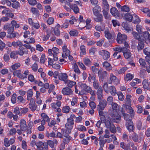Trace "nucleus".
<instances>
[{
    "label": "nucleus",
    "mask_w": 150,
    "mask_h": 150,
    "mask_svg": "<svg viewBox=\"0 0 150 150\" xmlns=\"http://www.w3.org/2000/svg\"><path fill=\"white\" fill-rule=\"evenodd\" d=\"M111 109L109 110L110 115L112 117L114 122H119L121 120V117L119 114H120L121 109L122 108L115 102L112 103Z\"/></svg>",
    "instance_id": "f257e3e1"
},
{
    "label": "nucleus",
    "mask_w": 150,
    "mask_h": 150,
    "mask_svg": "<svg viewBox=\"0 0 150 150\" xmlns=\"http://www.w3.org/2000/svg\"><path fill=\"white\" fill-rule=\"evenodd\" d=\"M80 87L81 90L79 92V95H83L86 93H89L91 95H95V91L93 90L91 87L86 84L81 83L80 84Z\"/></svg>",
    "instance_id": "f03ea898"
},
{
    "label": "nucleus",
    "mask_w": 150,
    "mask_h": 150,
    "mask_svg": "<svg viewBox=\"0 0 150 150\" xmlns=\"http://www.w3.org/2000/svg\"><path fill=\"white\" fill-rule=\"evenodd\" d=\"M49 55L52 56L53 55V59L54 61H57L58 58L57 54L59 53V50L56 47H54L52 49H49L48 50Z\"/></svg>",
    "instance_id": "7ed1b4c3"
},
{
    "label": "nucleus",
    "mask_w": 150,
    "mask_h": 150,
    "mask_svg": "<svg viewBox=\"0 0 150 150\" xmlns=\"http://www.w3.org/2000/svg\"><path fill=\"white\" fill-rule=\"evenodd\" d=\"M74 123V120H71L70 119L67 120V122L65 125L66 132L67 134H69L71 132Z\"/></svg>",
    "instance_id": "20e7f679"
},
{
    "label": "nucleus",
    "mask_w": 150,
    "mask_h": 150,
    "mask_svg": "<svg viewBox=\"0 0 150 150\" xmlns=\"http://www.w3.org/2000/svg\"><path fill=\"white\" fill-rule=\"evenodd\" d=\"M105 124L106 127L109 129L111 132L114 134L116 132L115 127L112 122L109 120H105Z\"/></svg>",
    "instance_id": "39448f33"
},
{
    "label": "nucleus",
    "mask_w": 150,
    "mask_h": 150,
    "mask_svg": "<svg viewBox=\"0 0 150 150\" xmlns=\"http://www.w3.org/2000/svg\"><path fill=\"white\" fill-rule=\"evenodd\" d=\"M127 38V36L125 34H122L120 33H118L116 39L117 42L119 44H122L125 42Z\"/></svg>",
    "instance_id": "423d86ee"
},
{
    "label": "nucleus",
    "mask_w": 150,
    "mask_h": 150,
    "mask_svg": "<svg viewBox=\"0 0 150 150\" xmlns=\"http://www.w3.org/2000/svg\"><path fill=\"white\" fill-rule=\"evenodd\" d=\"M62 93L64 95L67 96H72L73 93L72 89L67 87H65L62 89Z\"/></svg>",
    "instance_id": "0eeeda50"
},
{
    "label": "nucleus",
    "mask_w": 150,
    "mask_h": 150,
    "mask_svg": "<svg viewBox=\"0 0 150 150\" xmlns=\"http://www.w3.org/2000/svg\"><path fill=\"white\" fill-rule=\"evenodd\" d=\"M99 100V103L98 105V109L103 110L107 106V101L104 99L102 100L101 99Z\"/></svg>",
    "instance_id": "6e6552de"
},
{
    "label": "nucleus",
    "mask_w": 150,
    "mask_h": 150,
    "mask_svg": "<svg viewBox=\"0 0 150 150\" xmlns=\"http://www.w3.org/2000/svg\"><path fill=\"white\" fill-rule=\"evenodd\" d=\"M110 80L108 81V83L110 84H111L112 83L117 84L119 83V81L115 76L112 73L110 74L109 77Z\"/></svg>",
    "instance_id": "1a4fd4ad"
},
{
    "label": "nucleus",
    "mask_w": 150,
    "mask_h": 150,
    "mask_svg": "<svg viewBox=\"0 0 150 150\" xmlns=\"http://www.w3.org/2000/svg\"><path fill=\"white\" fill-rule=\"evenodd\" d=\"M99 55H101L104 60L108 59L110 57V54L109 52L105 50H102L99 52Z\"/></svg>",
    "instance_id": "9d476101"
},
{
    "label": "nucleus",
    "mask_w": 150,
    "mask_h": 150,
    "mask_svg": "<svg viewBox=\"0 0 150 150\" xmlns=\"http://www.w3.org/2000/svg\"><path fill=\"white\" fill-rule=\"evenodd\" d=\"M98 76L100 81H103L104 78L107 76L108 74L105 71L100 69L98 71Z\"/></svg>",
    "instance_id": "9b49d317"
},
{
    "label": "nucleus",
    "mask_w": 150,
    "mask_h": 150,
    "mask_svg": "<svg viewBox=\"0 0 150 150\" xmlns=\"http://www.w3.org/2000/svg\"><path fill=\"white\" fill-rule=\"evenodd\" d=\"M63 52L62 53V57L64 58H66L67 56L69 55L70 53L69 50L68 49L67 45L64 44L62 47Z\"/></svg>",
    "instance_id": "f8f14e48"
},
{
    "label": "nucleus",
    "mask_w": 150,
    "mask_h": 150,
    "mask_svg": "<svg viewBox=\"0 0 150 150\" xmlns=\"http://www.w3.org/2000/svg\"><path fill=\"white\" fill-rule=\"evenodd\" d=\"M28 105L29 108L33 112L36 110L37 106L33 99H32L30 100Z\"/></svg>",
    "instance_id": "ddd939ff"
},
{
    "label": "nucleus",
    "mask_w": 150,
    "mask_h": 150,
    "mask_svg": "<svg viewBox=\"0 0 150 150\" xmlns=\"http://www.w3.org/2000/svg\"><path fill=\"white\" fill-rule=\"evenodd\" d=\"M66 5L69 6L70 8L73 10L75 13H77L79 12V9L77 6L71 4L70 3H69L67 1L66 2Z\"/></svg>",
    "instance_id": "4468645a"
},
{
    "label": "nucleus",
    "mask_w": 150,
    "mask_h": 150,
    "mask_svg": "<svg viewBox=\"0 0 150 150\" xmlns=\"http://www.w3.org/2000/svg\"><path fill=\"white\" fill-rule=\"evenodd\" d=\"M18 54L20 56H23L24 54H28V50L25 49L23 47H19L18 50L16 51Z\"/></svg>",
    "instance_id": "2eb2a0df"
},
{
    "label": "nucleus",
    "mask_w": 150,
    "mask_h": 150,
    "mask_svg": "<svg viewBox=\"0 0 150 150\" xmlns=\"http://www.w3.org/2000/svg\"><path fill=\"white\" fill-rule=\"evenodd\" d=\"M19 126L20 129H21L22 131H25L27 128L26 121L23 119H21L20 120Z\"/></svg>",
    "instance_id": "dca6fc26"
},
{
    "label": "nucleus",
    "mask_w": 150,
    "mask_h": 150,
    "mask_svg": "<svg viewBox=\"0 0 150 150\" xmlns=\"http://www.w3.org/2000/svg\"><path fill=\"white\" fill-rule=\"evenodd\" d=\"M142 35H144L142 41L150 43V35L149 33L147 31H145L143 32Z\"/></svg>",
    "instance_id": "f3484780"
},
{
    "label": "nucleus",
    "mask_w": 150,
    "mask_h": 150,
    "mask_svg": "<svg viewBox=\"0 0 150 150\" xmlns=\"http://www.w3.org/2000/svg\"><path fill=\"white\" fill-rule=\"evenodd\" d=\"M28 23L36 29H38L40 26L38 23H35L33 22L31 18H29L28 19Z\"/></svg>",
    "instance_id": "a211bd4d"
},
{
    "label": "nucleus",
    "mask_w": 150,
    "mask_h": 150,
    "mask_svg": "<svg viewBox=\"0 0 150 150\" xmlns=\"http://www.w3.org/2000/svg\"><path fill=\"white\" fill-rule=\"evenodd\" d=\"M132 34L134 38L139 41H143L144 35H142L138 34L136 32H133Z\"/></svg>",
    "instance_id": "6ab92c4d"
},
{
    "label": "nucleus",
    "mask_w": 150,
    "mask_h": 150,
    "mask_svg": "<svg viewBox=\"0 0 150 150\" xmlns=\"http://www.w3.org/2000/svg\"><path fill=\"white\" fill-rule=\"evenodd\" d=\"M126 108L127 111L130 114L131 117V118L133 117L134 115V112L132 108L130 105H126Z\"/></svg>",
    "instance_id": "aec40b11"
},
{
    "label": "nucleus",
    "mask_w": 150,
    "mask_h": 150,
    "mask_svg": "<svg viewBox=\"0 0 150 150\" xmlns=\"http://www.w3.org/2000/svg\"><path fill=\"white\" fill-rule=\"evenodd\" d=\"M110 12L113 16L115 17H117L119 16V12L117 8L115 7H113L110 8Z\"/></svg>",
    "instance_id": "412c9836"
},
{
    "label": "nucleus",
    "mask_w": 150,
    "mask_h": 150,
    "mask_svg": "<svg viewBox=\"0 0 150 150\" xmlns=\"http://www.w3.org/2000/svg\"><path fill=\"white\" fill-rule=\"evenodd\" d=\"M59 79L67 83L68 80V76L66 73H61L59 77Z\"/></svg>",
    "instance_id": "4be33fe9"
},
{
    "label": "nucleus",
    "mask_w": 150,
    "mask_h": 150,
    "mask_svg": "<svg viewBox=\"0 0 150 150\" xmlns=\"http://www.w3.org/2000/svg\"><path fill=\"white\" fill-rule=\"evenodd\" d=\"M105 24L104 23H101L100 25H96L95 27V29L97 31H103L105 30H106V28L105 29Z\"/></svg>",
    "instance_id": "5701e85b"
},
{
    "label": "nucleus",
    "mask_w": 150,
    "mask_h": 150,
    "mask_svg": "<svg viewBox=\"0 0 150 150\" xmlns=\"http://www.w3.org/2000/svg\"><path fill=\"white\" fill-rule=\"evenodd\" d=\"M96 17L93 18V20L97 22H100L103 21V16L102 14L100 13L94 15Z\"/></svg>",
    "instance_id": "b1692460"
},
{
    "label": "nucleus",
    "mask_w": 150,
    "mask_h": 150,
    "mask_svg": "<svg viewBox=\"0 0 150 150\" xmlns=\"http://www.w3.org/2000/svg\"><path fill=\"white\" fill-rule=\"evenodd\" d=\"M134 149H137V147L134 146L133 143L132 142L126 145V149L125 150H134Z\"/></svg>",
    "instance_id": "393cba45"
},
{
    "label": "nucleus",
    "mask_w": 150,
    "mask_h": 150,
    "mask_svg": "<svg viewBox=\"0 0 150 150\" xmlns=\"http://www.w3.org/2000/svg\"><path fill=\"white\" fill-rule=\"evenodd\" d=\"M142 84L143 88L145 89L150 90V88L149 87L150 83L147 80H144L142 82Z\"/></svg>",
    "instance_id": "a878e982"
},
{
    "label": "nucleus",
    "mask_w": 150,
    "mask_h": 150,
    "mask_svg": "<svg viewBox=\"0 0 150 150\" xmlns=\"http://www.w3.org/2000/svg\"><path fill=\"white\" fill-rule=\"evenodd\" d=\"M123 52L124 57L126 59L129 58L131 56L130 50L127 48H125Z\"/></svg>",
    "instance_id": "bb28decb"
},
{
    "label": "nucleus",
    "mask_w": 150,
    "mask_h": 150,
    "mask_svg": "<svg viewBox=\"0 0 150 150\" xmlns=\"http://www.w3.org/2000/svg\"><path fill=\"white\" fill-rule=\"evenodd\" d=\"M21 70L20 69L15 71L13 72V75L15 76H17L21 79H23V74H21Z\"/></svg>",
    "instance_id": "cd10ccee"
},
{
    "label": "nucleus",
    "mask_w": 150,
    "mask_h": 150,
    "mask_svg": "<svg viewBox=\"0 0 150 150\" xmlns=\"http://www.w3.org/2000/svg\"><path fill=\"white\" fill-rule=\"evenodd\" d=\"M101 11V8L98 5L95 6L93 9V14L94 15L100 14L99 13Z\"/></svg>",
    "instance_id": "c85d7f7f"
},
{
    "label": "nucleus",
    "mask_w": 150,
    "mask_h": 150,
    "mask_svg": "<svg viewBox=\"0 0 150 150\" xmlns=\"http://www.w3.org/2000/svg\"><path fill=\"white\" fill-rule=\"evenodd\" d=\"M132 96L129 95H127L126 96V98L125 100V103L126 105H131V98Z\"/></svg>",
    "instance_id": "c756f323"
},
{
    "label": "nucleus",
    "mask_w": 150,
    "mask_h": 150,
    "mask_svg": "<svg viewBox=\"0 0 150 150\" xmlns=\"http://www.w3.org/2000/svg\"><path fill=\"white\" fill-rule=\"evenodd\" d=\"M103 67L107 71H110L112 69V67L110 64L107 61L104 62L103 64Z\"/></svg>",
    "instance_id": "7c9ffc66"
},
{
    "label": "nucleus",
    "mask_w": 150,
    "mask_h": 150,
    "mask_svg": "<svg viewBox=\"0 0 150 150\" xmlns=\"http://www.w3.org/2000/svg\"><path fill=\"white\" fill-rule=\"evenodd\" d=\"M62 134L64 135L65 138L63 139V142L66 144L68 143L72 139V138L68 135H65L64 134V133H62Z\"/></svg>",
    "instance_id": "2f4dec72"
},
{
    "label": "nucleus",
    "mask_w": 150,
    "mask_h": 150,
    "mask_svg": "<svg viewBox=\"0 0 150 150\" xmlns=\"http://www.w3.org/2000/svg\"><path fill=\"white\" fill-rule=\"evenodd\" d=\"M33 94V93L32 89L29 90L27 93V99L28 100H30L32 99V98Z\"/></svg>",
    "instance_id": "473e14b6"
},
{
    "label": "nucleus",
    "mask_w": 150,
    "mask_h": 150,
    "mask_svg": "<svg viewBox=\"0 0 150 150\" xmlns=\"http://www.w3.org/2000/svg\"><path fill=\"white\" fill-rule=\"evenodd\" d=\"M102 92L103 89L100 86L98 89L97 93L98 98V99H100L102 98L103 97Z\"/></svg>",
    "instance_id": "72a5a7b5"
},
{
    "label": "nucleus",
    "mask_w": 150,
    "mask_h": 150,
    "mask_svg": "<svg viewBox=\"0 0 150 150\" xmlns=\"http://www.w3.org/2000/svg\"><path fill=\"white\" fill-rule=\"evenodd\" d=\"M12 44L13 46L15 48H17L18 47H20L23 45L22 42L19 40L16 42L13 41L12 42Z\"/></svg>",
    "instance_id": "f704fd0d"
},
{
    "label": "nucleus",
    "mask_w": 150,
    "mask_h": 150,
    "mask_svg": "<svg viewBox=\"0 0 150 150\" xmlns=\"http://www.w3.org/2000/svg\"><path fill=\"white\" fill-rule=\"evenodd\" d=\"M60 25L58 23L55 27L54 29V32L55 35L57 36L60 35V33L59 30V28L60 27Z\"/></svg>",
    "instance_id": "c9c22d12"
},
{
    "label": "nucleus",
    "mask_w": 150,
    "mask_h": 150,
    "mask_svg": "<svg viewBox=\"0 0 150 150\" xmlns=\"http://www.w3.org/2000/svg\"><path fill=\"white\" fill-rule=\"evenodd\" d=\"M21 64L18 62H16L13 64L11 67L12 69L15 70L19 69L21 66Z\"/></svg>",
    "instance_id": "e433bc0d"
},
{
    "label": "nucleus",
    "mask_w": 150,
    "mask_h": 150,
    "mask_svg": "<svg viewBox=\"0 0 150 150\" xmlns=\"http://www.w3.org/2000/svg\"><path fill=\"white\" fill-rule=\"evenodd\" d=\"M124 18L127 21L131 22L132 21L133 17L129 13H126L124 16Z\"/></svg>",
    "instance_id": "4c0bfd02"
},
{
    "label": "nucleus",
    "mask_w": 150,
    "mask_h": 150,
    "mask_svg": "<svg viewBox=\"0 0 150 150\" xmlns=\"http://www.w3.org/2000/svg\"><path fill=\"white\" fill-rule=\"evenodd\" d=\"M121 111L120 114L123 115L124 118L125 120L129 119V118L130 117L129 115L125 113V111L123 108H121Z\"/></svg>",
    "instance_id": "58836bf2"
},
{
    "label": "nucleus",
    "mask_w": 150,
    "mask_h": 150,
    "mask_svg": "<svg viewBox=\"0 0 150 150\" xmlns=\"http://www.w3.org/2000/svg\"><path fill=\"white\" fill-rule=\"evenodd\" d=\"M12 6L14 9H18L20 7L21 4L19 2L16 1L12 3Z\"/></svg>",
    "instance_id": "ea45409f"
},
{
    "label": "nucleus",
    "mask_w": 150,
    "mask_h": 150,
    "mask_svg": "<svg viewBox=\"0 0 150 150\" xmlns=\"http://www.w3.org/2000/svg\"><path fill=\"white\" fill-rule=\"evenodd\" d=\"M134 77V75H133L130 73H127L126 74L125 77V80L127 81L131 80Z\"/></svg>",
    "instance_id": "a19ab883"
},
{
    "label": "nucleus",
    "mask_w": 150,
    "mask_h": 150,
    "mask_svg": "<svg viewBox=\"0 0 150 150\" xmlns=\"http://www.w3.org/2000/svg\"><path fill=\"white\" fill-rule=\"evenodd\" d=\"M109 89L110 94L112 96H115L117 93L115 88L114 86H110Z\"/></svg>",
    "instance_id": "79ce46f5"
},
{
    "label": "nucleus",
    "mask_w": 150,
    "mask_h": 150,
    "mask_svg": "<svg viewBox=\"0 0 150 150\" xmlns=\"http://www.w3.org/2000/svg\"><path fill=\"white\" fill-rule=\"evenodd\" d=\"M80 50L81 51V55H85L86 54L85 47L84 45H82L80 46Z\"/></svg>",
    "instance_id": "37998d69"
},
{
    "label": "nucleus",
    "mask_w": 150,
    "mask_h": 150,
    "mask_svg": "<svg viewBox=\"0 0 150 150\" xmlns=\"http://www.w3.org/2000/svg\"><path fill=\"white\" fill-rule=\"evenodd\" d=\"M46 136L48 137L54 138L56 137L55 133L53 131H52L50 133L48 132L47 131L45 133Z\"/></svg>",
    "instance_id": "c03bdc74"
},
{
    "label": "nucleus",
    "mask_w": 150,
    "mask_h": 150,
    "mask_svg": "<svg viewBox=\"0 0 150 150\" xmlns=\"http://www.w3.org/2000/svg\"><path fill=\"white\" fill-rule=\"evenodd\" d=\"M104 33L105 37L108 39H110L112 37V35L110 33L108 29H107L105 30V31Z\"/></svg>",
    "instance_id": "a18cd8bd"
},
{
    "label": "nucleus",
    "mask_w": 150,
    "mask_h": 150,
    "mask_svg": "<svg viewBox=\"0 0 150 150\" xmlns=\"http://www.w3.org/2000/svg\"><path fill=\"white\" fill-rule=\"evenodd\" d=\"M133 23H139L140 22V20L138 16L135 14H134L133 16Z\"/></svg>",
    "instance_id": "49530a36"
},
{
    "label": "nucleus",
    "mask_w": 150,
    "mask_h": 150,
    "mask_svg": "<svg viewBox=\"0 0 150 150\" xmlns=\"http://www.w3.org/2000/svg\"><path fill=\"white\" fill-rule=\"evenodd\" d=\"M83 62L84 64L87 66H90L92 63L89 59L88 58H84L83 59Z\"/></svg>",
    "instance_id": "de8ad7c7"
},
{
    "label": "nucleus",
    "mask_w": 150,
    "mask_h": 150,
    "mask_svg": "<svg viewBox=\"0 0 150 150\" xmlns=\"http://www.w3.org/2000/svg\"><path fill=\"white\" fill-rule=\"evenodd\" d=\"M89 76L88 77V81L89 82H92L93 81H96V76L94 74L91 75L89 74Z\"/></svg>",
    "instance_id": "09e8293b"
},
{
    "label": "nucleus",
    "mask_w": 150,
    "mask_h": 150,
    "mask_svg": "<svg viewBox=\"0 0 150 150\" xmlns=\"http://www.w3.org/2000/svg\"><path fill=\"white\" fill-rule=\"evenodd\" d=\"M23 46L27 49L30 50L32 52H33L35 50V48L33 47H32L29 44H25L23 45Z\"/></svg>",
    "instance_id": "8fccbe9b"
},
{
    "label": "nucleus",
    "mask_w": 150,
    "mask_h": 150,
    "mask_svg": "<svg viewBox=\"0 0 150 150\" xmlns=\"http://www.w3.org/2000/svg\"><path fill=\"white\" fill-rule=\"evenodd\" d=\"M65 83L67 84V86L69 88H72L73 86H75L76 83L75 81L68 80L67 83Z\"/></svg>",
    "instance_id": "3c124183"
},
{
    "label": "nucleus",
    "mask_w": 150,
    "mask_h": 150,
    "mask_svg": "<svg viewBox=\"0 0 150 150\" xmlns=\"http://www.w3.org/2000/svg\"><path fill=\"white\" fill-rule=\"evenodd\" d=\"M122 26L127 32H129V31H131L133 30L132 28L131 27H129L127 24L123 23L122 24Z\"/></svg>",
    "instance_id": "603ef678"
},
{
    "label": "nucleus",
    "mask_w": 150,
    "mask_h": 150,
    "mask_svg": "<svg viewBox=\"0 0 150 150\" xmlns=\"http://www.w3.org/2000/svg\"><path fill=\"white\" fill-rule=\"evenodd\" d=\"M35 39L33 38L27 39V40L24 41V42L26 44L34 43L35 42Z\"/></svg>",
    "instance_id": "864d4df0"
},
{
    "label": "nucleus",
    "mask_w": 150,
    "mask_h": 150,
    "mask_svg": "<svg viewBox=\"0 0 150 150\" xmlns=\"http://www.w3.org/2000/svg\"><path fill=\"white\" fill-rule=\"evenodd\" d=\"M116 94L118 96L119 100L121 101H123L124 98V96L121 92L117 93Z\"/></svg>",
    "instance_id": "5fc2aeb1"
},
{
    "label": "nucleus",
    "mask_w": 150,
    "mask_h": 150,
    "mask_svg": "<svg viewBox=\"0 0 150 150\" xmlns=\"http://www.w3.org/2000/svg\"><path fill=\"white\" fill-rule=\"evenodd\" d=\"M78 98L75 96L72 98L71 101V104L72 106H74L78 102Z\"/></svg>",
    "instance_id": "6e6d98bb"
},
{
    "label": "nucleus",
    "mask_w": 150,
    "mask_h": 150,
    "mask_svg": "<svg viewBox=\"0 0 150 150\" xmlns=\"http://www.w3.org/2000/svg\"><path fill=\"white\" fill-rule=\"evenodd\" d=\"M139 42L138 43V45L137 47V48L138 51L142 50L144 47V44L143 42V41H142Z\"/></svg>",
    "instance_id": "4d7b16f0"
},
{
    "label": "nucleus",
    "mask_w": 150,
    "mask_h": 150,
    "mask_svg": "<svg viewBox=\"0 0 150 150\" xmlns=\"http://www.w3.org/2000/svg\"><path fill=\"white\" fill-rule=\"evenodd\" d=\"M125 48L124 47H117L113 48V50L114 51H118L119 52H122L124 51Z\"/></svg>",
    "instance_id": "13d9d810"
},
{
    "label": "nucleus",
    "mask_w": 150,
    "mask_h": 150,
    "mask_svg": "<svg viewBox=\"0 0 150 150\" xmlns=\"http://www.w3.org/2000/svg\"><path fill=\"white\" fill-rule=\"evenodd\" d=\"M17 95L16 93H13L11 97V103L14 104L16 102Z\"/></svg>",
    "instance_id": "bf43d9fd"
},
{
    "label": "nucleus",
    "mask_w": 150,
    "mask_h": 150,
    "mask_svg": "<svg viewBox=\"0 0 150 150\" xmlns=\"http://www.w3.org/2000/svg\"><path fill=\"white\" fill-rule=\"evenodd\" d=\"M108 10L104 9L103 11V13L104 16L105 18L107 19H109L110 18V15L108 14Z\"/></svg>",
    "instance_id": "052dcab7"
},
{
    "label": "nucleus",
    "mask_w": 150,
    "mask_h": 150,
    "mask_svg": "<svg viewBox=\"0 0 150 150\" xmlns=\"http://www.w3.org/2000/svg\"><path fill=\"white\" fill-rule=\"evenodd\" d=\"M73 68L74 69V71L77 74H78L80 73V71L78 68V65L76 64H74Z\"/></svg>",
    "instance_id": "680f3d73"
},
{
    "label": "nucleus",
    "mask_w": 150,
    "mask_h": 150,
    "mask_svg": "<svg viewBox=\"0 0 150 150\" xmlns=\"http://www.w3.org/2000/svg\"><path fill=\"white\" fill-rule=\"evenodd\" d=\"M41 115L43 120L47 122H49L50 121L49 117L45 113H42Z\"/></svg>",
    "instance_id": "e2e57ef3"
},
{
    "label": "nucleus",
    "mask_w": 150,
    "mask_h": 150,
    "mask_svg": "<svg viewBox=\"0 0 150 150\" xmlns=\"http://www.w3.org/2000/svg\"><path fill=\"white\" fill-rule=\"evenodd\" d=\"M76 128L78 130L81 131H86V127L82 125H78L76 127Z\"/></svg>",
    "instance_id": "0e129e2a"
},
{
    "label": "nucleus",
    "mask_w": 150,
    "mask_h": 150,
    "mask_svg": "<svg viewBox=\"0 0 150 150\" xmlns=\"http://www.w3.org/2000/svg\"><path fill=\"white\" fill-rule=\"evenodd\" d=\"M104 132L105 134L104 135L103 137L105 138H109L110 137V132L109 130L107 129H106L104 131Z\"/></svg>",
    "instance_id": "69168bd1"
},
{
    "label": "nucleus",
    "mask_w": 150,
    "mask_h": 150,
    "mask_svg": "<svg viewBox=\"0 0 150 150\" xmlns=\"http://www.w3.org/2000/svg\"><path fill=\"white\" fill-rule=\"evenodd\" d=\"M70 107L68 106H66L63 107L62 111L64 113H68L70 111Z\"/></svg>",
    "instance_id": "338daca9"
},
{
    "label": "nucleus",
    "mask_w": 150,
    "mask_h": 150,
    "mask_svg": "<svg viewBox=\"0 0 150 150\" xmlns=\"http://www.w3.org/2000/svg\"><path fill=\"white\" fill-rule=\"evenodd\" d=\"M144 53L147 56H150V47L146 48L143 50Z\"/></svg>",
    "instance_id": "774afa93"
}]
</instances>
